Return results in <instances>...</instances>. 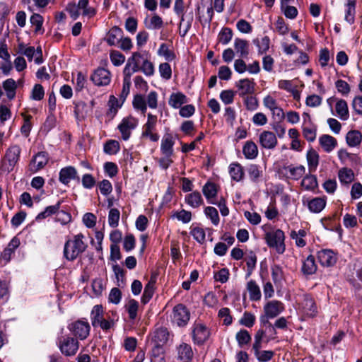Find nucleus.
I'll use <instances>...</instances> for the list:
<instances>
[{
    "instance_id": "obj_1",
    "label": "nucleus",
    "mask_w": 362,
    "mask_h": 362,
    "mask_svg": "<svg viewBox=\"0 0 362 362\" xmlns=\"http://www.w3.org/2000/svg\"><path fill=\"white\" fill-rule=\"evenodd\" d=\"M84 239L85 236L82 233H78L74 235L73 239L65 243L64 255L66 259L73 261L86 250L87 244Z\"/></svg>"
},
{
    "instance_id": "obj_2",
    "label": "nucleus",
    "mask_w": 362,
    "mask_h": 362,
    "mask_svg": "<svg viewBox=\"0 0 362 362\" xmlns=\"http://www.w3.org/2000/svg\"><path fill=\"white\" fill-rule=\"evenodd\" d=\"M140 57L139 54H134L133 57H130L127 59V62L123 70V85L121 94L119 95V100L122 103L126 100V98L129 93L131 86V77L133 74L139 71L138 66L136 63V59Z\"/></svg>"
},
{
    "instance_id": "obj_3",
    "label": "nucleus",
    "mask_w": 362,
    "mask_h": 362,
    "mask_svg": "<svg viewBox=\"0 0 362 362\" xmlns=\"http://www.w3.org/2000/svg\"><path fill=\"white\" fill-rule=\"evenodd\" d=\"M265 239L267 245L269 247L274 248L277 253L283 254L285 252V235L284 233L281 229L267 233Z\"/></svg>"
},
{
    "instance_id": "obj_4",
    "label": "nucleus",
    "mask_w": 362,
    "mask_h": 362,
    "mask_svg": "<svg viewBox=\"0 0 362 362\" xmlns=\"http://www.w3.org/2000/svg\"><path fill=\"white\" fill-rule=\"evenodd\" d=\"M21 149L18 145L10 146L5 155V159L2 163V170L8 173L13 170L14 166L20 158Z\"/></svg>"
},
{
    "instance_id": "obj_5",
    "label": "nucleus",
    "mask_w": 362,
    "mask_h": 362,
    "mask_svg": "<svg viewBox=\"0 0 362 362\" xmlns=\"http://www.w3.org/2000/svg\"><path fill=\"white\" fill-rule=\"evenodd\" d=\"M190 319V313L183 304L176 305L173 310L172 322L178 327H185Z\"/></svg>"
},
{
    "instance_id": "obj_6",
    "label": "nucleus",
    "mask_w": 362,
    "mask_h": 362,
    "mask_svg": "<svg viewBox=\"0 0 362 362\" xmlns=\"http://www.w3.org/2000/svg\"><path fill=\"white\" fill-rule=\"evenodd\" d=\"M157 124V117L148 113L147 115V122L142 127L141 136L148 138L151 141L156 142L159 139V135L154 133Z\"/></svg>"
},
{
    "instance_id": "obj_7",
    "label": "nucleus",
    "mask_w": 362,
    "mask_h": 362,
    "mask_svg": "<svg viewBox=\"0 0 362 362\" xmlns=\"http://www.w3.org/2000/svg\"><path fill=\"white\" fill-rule=\"evenodd\" d=\"M69 330L79 339L87 338L90 332V325L87 321L77 320L68 325Z\"/></svg>"
},
{
    "instance_id": "obj_8",
    "label": "nucleus",
    "mask_w": 362,
    "mask_h": 362,
    "mask_svg": "<svg viewBox=\"0 0 362 362\" xmlns=\"http://www.w3.org/2000/svg\"><path fill=\"white\" fill-rule=\"evenodd\" d=\"M138 119L132 116H129L122 119L117 128L119 130L122 138L127 141L132 134V132L138 126Z\"/></svg>"
},
{
    "instance_id": "obj_9",
    "label": "nucleus",
    "mask_w": 362,
    "mask_h": 362,
    "mask_svg": "<svg viewBox=\"0 0 362 362\" xmlns=\"http://www.w3.org/2000/svg\"><path fill=\"white\" fill-rule=\"evenodd\" d=\"M59 347L63 354L71 356L76 354L78 349V342L73 337H64L59 341Z\"/></svg>"
},
{
    "instance_id": "obj_10",
    "label": "nucleus",
    "mask_w": 362,
    "mask_h": 362,
    "mask_svg": "<svg viewBox=\"0 0 362 362\" xmlns=\"http://www.w3.org/2000/svg\"><path fill=\"white\" fill-rule=\"evenodd\" d=\"M90 80L97 86H107L111 81V73L105 68L98 67L91 74Z\"/></svg>"
},
{
    "instance_id": "obj_11",
    "label": "nucleus",
    "mask_w": 362,
    "mask_h": 362,
    "mask_svg": "<svg viewBox=\"0 0 362 362\" xmlns=\"http://www.w3.org/2000/svg\"><path fill=\"white\" fill-rule=\"evenodd\" d=\"M299 309L308 317H313L317 313V308L314 300L308 294L303 296Z\"/></svg>"
},
{
    "instance_id": "obj_12",
    "label": "nucleus",
    "mask_w": 362,
    "mask_h": 362,
    "mask_svg": "<svg viewBox=\"0 0 362 362\" xmlns=\"http://www.w3.org/2000/svg\"><path fill=\"white\" fill-rule=\"evenodd\" d=\"M209 337V331L208 328L203 324L196 322L192 328V339L195 344H204Z\"/></svg>"
},
{
    "instance_id": "obj_13",
    "label": "nucleus",
    "mask_w": 362,
    "mask_h": 362,
    "mask_svg": "<svg viewBox=\"0 0 362 362\" xmlns=\"http://www.w3.org/2000/svg\"><path fill=\"white\" fill-rule=\"evenodd\" d=\"M174 11L175 13L180 17V27L182 25H184L185 27V30L183 33L182 34V36H185L189 30L190 29L192 26V23L193 20L192 16H190L187 20L186 21L183 11H184V1L183 0H175V5H174Z\"/></svg>"
},
{
    "instance_id": "obj_14",
    "label": "nucleus",
    "mask_w": 362,
    "mask_h": 362,
    "mask_svg": "<svg viewBox=\"0 0 362 362\" xmlns=\"http://www.w3.org/2000/svg\"><path fill=\"white\" fill-rule=\"evenodd\" d=\"M134 54H139L140 55V57H138L135 59L139 68V71H142V73L146 76H153L154 74L153 64L147 58H145L144 54L139 52H133L131 57H133Z\"/></svg>"
},
{
    "instance_id": "obj_15",
    "label": "nucleus",
    "mask_w": 362,
    "mask_h": 362,
    "mask_svg": "<svg viewBox=\"0 0 362 362\" xmlns=\"http://www.w3.org/2000/svg\"><path fill=\"white\" fill-rule=\"evenodd\" d=\"M59 180L65 185H68L71 180H80L76 169L73 166L62 168L59 174Z\"/></svg>"
},
{
    "instance_id": "obj_16",
    "label": "nucleus",
    "mask_w": 362,
    "mask_h": 362,
    "mask_svg": "<svg viewBox=\"0 0 362 362\" xmlns=\"http://www.w3.org/2000/svg\"><path fill=\"white\" fill-rule=\"evenodd\" d=\"M255 83L253 79L243 78L235 83V87L238 88V93L240 97H245L247 95H252L255 92Z\"/></svg>"
},
{
    "instance_id": "obj_17",
    "label": "nucleus",
    "mask_w": 362,
    "mask_h": 362,
    "mask_svg": "<svg viewBox=\"0 0 362 362\" xmlns=\"http://www.w3.org/2000/svg\"><path fill=\"white\" fill-rule=\"evenodd\" d=\"M334 100V98H330L327 99V103L331 107V110H332L331 101ZM335 115H337L340 119L343 121H346L349 117V112L348 108L347 103L343 100V99H338L337 100L336 105H335ZM332 115H334L333 111H332Z\"/></svg>"
},
{
    "instance_id": "obj_18",
    "label": "nucleus",
    "mask_w": 362,
    "mask_h": 362,
    "mask_svg": "<svg viewBox=\"0 0 362 362\" xmlns=\"http://www.w3.org/2000/svg\"><path fill=\"white\" fill-rule=\"evenodd\" d=\"M303 204H306L310 211L313 213H320L322 211L327 203V199L325 197H315L313 199L305 197L303 198Z\"/></svg>"
},
{
    "instance_id": "obj_19",
    "label": "nucleus",
    "mask_w": 362,
    "mask_h": 362,
    "mask_svg": "<svg viewBox=\"0 0 362 362\" xmlns=\"http://www.w3.org/2000/svg\"><path fill=\"white\" fill-rule=\"evenodd\" d=\"M284 310V304L279 300H273L267 303L264 306V313L270 318L277 317Z\"/></svg>"
},
{
    "instance_id": "obj_20",
    "label": "nucleus",
    "mask_w": 362,
    "mask_h": 362,
    "mask_svg": "<svg viewBox=\"0 0 362 362\" xmlns=\"http://www.w3.org/2000/svg\"><path fill=\"white\" fill-rule=\"evenodd\" d=\"M319 262L323 267H332L337 262V255L332 250L324 249L317 252Z\"/></svg>"
},
{
    "instance_id": "obj_21",
    "label": "nucleus",
    "mask_w": 362,
    "mask_h": 362,
    "mask_svg": "<svg viewBox=\"0 0 362 362\" xmlns=\"http://www.w3.org/2000/svg\"><path fill=\"white\" fill-rule=\"evenodd\" d=\"M259 141L260 145L267 149H273L277 144V139L274 133L269 131H264L259 134Z\"/></svg>"
},
{
    "instance_id": "obj_22",
    "label": "nucleus",
    "mask_w": 362,
    "mask_h": 362,
    "mask_svg": "<svg viewBox=\"0 0 362 362\" xmlns=\"http://www.w3.org/2000/svg\"><path fill=\"white\" fill-rule=\"evenodd\" d=\"M48 162L47 153L42 151L37 153L32 159L29 168L33 173H36L39 170L43 168Z\"/></svg>"
},
{
    "instance_id": "obj_23",
    "label": "nucleus",
    "mask_w": 362,
    "mask_h": 362,
    "mask_svg": "<svg viewBox=\"0 0 362 362\" xmlns=\"http://www.w3.org/2000/svg\"><path fill=\"white\" fill-rule=\"evenodd\" d=\"M235 54L241 58L247 57L249 54V42L244 39L236 37L233 42Z\"/></svg>"
},
{
    "instance_id": "obj_24",
    "label": "nucleus",
    "mask_w": 362,
    "mask_h": 362,
    "mask_svg": "<svg viewBox=\"0 0 362 362\" xmlns=\"http://www.w3.org/2000/svg\"><path fill=\"white\" fill-rule=\"evenodd\" d=\"M122 36V30L117 26H114L107 33L105 41L110 46H115L119 44Z\"/></svg>"
},
{
    "instance_id": "obj_25",
    "label": "nucleus",
    "mask_w": 362,
    "mask_h": 362,
    "mask_svg": "<svg viewBox=\"0 0 362 362\" xmlns=\"http://www.w3.org/2000/svg\"><path fill=\"white\" fill-rule=\"evenodd\" d=\"M174 140L171 134H165L161 141L160 151L166 157H170L173 153Z\"/></svg>"
},
{
    "instance_id": "obj_26",
    "label": "nucleus",
    "mask_w": 362,
    "mask_h": 362,
    "mask_svg": "<svg viewBox=\"0 0 362 362\" xmlns=\"http://www.w3.org/2000/svg\"><path fill=\"white\" fill-rule=\"evenodd\" d=\"M2 88L9 100H12L16 98L18 84L14 79L8 78L5 80L2 83Z\"/></svg>"
},
{
    "instance_id": "obj_27",
    "label": "nucleus",
    "mask_w": 362,
    "mask_h": 362,
    "mask_svg": "<svg viewBox=\"0 0 362 362\" xmlns=\"http://www.w3.org/2000/svg\"><path fill=\"white\" fill-rule=\"evenodd\" d=\"M185 202L190 207L196 209L204 204V200L200 192L194 191L185 197Z\"/></svg>"
},
{
    "instance_id": "obj_28",
    "label": "nucleus",
    "mask_w": 362,
    "mask_h": 362,
    "mask_svg": "<svg viewBox=\"0 0 362 362\" xmlns=\"http://www.w3.org/2000/svg\"><path fill=\"white\" fill-rule=\"evenodd\" d=\"M319 143L325 152L332 151L337 145L335 138L328 134H323L319 138Z\"/></svg>"
},
{
    "instance_id": "obj_29",
    "label": "nucleus",
    "mask_w": 362,
    "mask_h": 362,
    "mask_svg": "<svg viewBox=\"0 0 362 362\" xmlns=\"http://www.w3.org/2000/svg\"><path fill=\"white\" fill-rule=\"evenodd\" d=\"M178 358L182 362H189L193 356V351L190 345L183 343L177 348Z\"/></svg>"
},
{
    "instance_id": "obj_30",
    "label": "nucleus",
    "mask_w": 362,
    "mask_h": 362,
    "mask_svg": "<svg viewBox=\"0 0 362 362\" xmlns=\"http://www.w3.org/2000/svg\"><path fill=\"white\" fill-rule=\"evenodd\" d=\"M187 103V96L181 92L173 93L168 100L169 105L175 109L181 107L182 105Z\"/></svg>"
},
{
    "instance_id": "obj_31",
    "label": "nucleus",
    "mask_w": 362,
    "mask_h": 362,
    "mask_svg": "<svg viewBox=\"0 0 362 362\" xmlns=\"http://www.w3.org/2000/svg\"><path fill=\"white\" fill-rule=\"evenodd\" d=\"M168 329L165 327H158L153 332L152 342L163 346L168 341Z\"/></svg>"
},
{
    "instance_id": "obj_32",
    "label": "nucleus",
    "mask_w": 362,
    "mask_h": 362,
    "mask_svg": "<svg viewBox=\"0 0 362 362\" xmlns=\"http://www.w3.org/2000/svg\"><path fill=\"white\" fill-rule=\"evenodd\" d=\"M243 153L245 158L253 160L258 156V148L257 145L252 141L245 142L243 147Z\"/></svg>"
},
{
    "instance_id": "obj_33",
    "label": "nucleus",
    "mask_w": 362,
    "mask_h": 362,
    "mask_svg": "<svg viewBox=\"0 0 362 362\" xmlns=\"http://www.w3.org/2000/svg\"><path fill=\"white\" fill-rule=\"evenodd\" d=\"M247 173L250 180L253 182H258L262 177L263 171L262 168L257 164H250L246 168Z\"/></svg>"
},
{
    "instance_id": "obj_34",
    "label": "nucleus",
    "mask_w": 362,
    "mask_h": 362,
    "mask_svg": "<svg viewBox=\"0 0 362 362\" xmlns=\"http://www.w3.org/2000/svg\"><path fill=\"white\" fill-rule=\"evenodd\" d=\"M285 171L289 173L288 177L298 180L303 177L305 173V168L303 165L293 166L292 165L284 168Z\"/></svg>"
},
{
    "instance_id": "obj_35",
    "label": "nucleus",
    "mask_w": 362,
    "mask_h": 362,
    "mask_svg": "<svg viewBox=\"0 0 362 362\" xmlns=\"http://www.w3.org/2000/svg\"><path fill=\"white\" fill-rule=\"evenodd\" d=\"M229 174L233 180L240 182L244 176L243 168L238 163H233L229 165Z\"/></svg>"
},
{
    "instance_id": "obj_36",
    "label": "nucleus",
    "mask_w": 362,
    "mask_h": 362,
    "mask_svg": "<svg viewBox=\"0 0 362 362\" xmlns=\"http://www.w3.org/2000/svg\"><path fill=\"white\" fill-rule=\"evenodd\" d=\"M157 54L162 57L167 62H172L176 57V55L173 49L166 43H161L157 51Z\"/></svg>"
},
{
    "instance_id": "obj_37",
    "label": "nucleus",
    "mask_w": 362,
    "mask_h": 362,
    "mask_svg": "<svg viewBox=\"0 0 362 362\" xmlns=\"http://www.w3.org/2000/svg\"><path fill=\"white\" fill-rule=\"evenodd\" d=\"M247 290L249 292L250 299L253 301L260 300L262 294L259 286L254 280H250L247 284Z\"/></svg>"
},
{
    "instance_id": "obj_38",
    "label": "nucleus",
    "mask_w": 362,
    "mask_h": 362,
    "mask_svg": "<svg viewBox=\"0 0 362 362\" xmlns=\"http://www.w3.org/2000/svg\"><path fill=\"white\" fill-rule=\"evenodd\" d=\"M302 272L304 274L311 275L317 271V265L315 264V257L309 255L303 262L302 266Z\"/></svg>"
},
{
    "instance_id": "obj_39",
    "label": "nucleus",
    "mask_w": 362,
    "mask_h": 362,
    "mask_svg": "<svg viewBox=\"0 0 362 362\" xmlns=\"http://www.w3.org/2000/svg\"><path fill=\"white\" fill-rule=\"evenodd\" d=\"M307 161L309 172L313 173L316 170L319 164V155L313 148L310 149L307 153Z\"/></svg>"
},
{
    "instance_id": "obj_40",
    "label": "nucleus",
    "mask_w": 362,
    "mask_h": 362,
    "mask_svg": "<svg viewBox=\"0 0 362 362\" xmlns=\"http://www.w3.org/2000/svg\"><path fill=\"white\" fill-rule=\"evenodd\" d=\"M103 308L101 305L93 306L90 313V321L94 327H98L99 322L103 320Z\"/></svg>"
},
{
    "instance_id": "obj_41",
    "label": "nucleus",
    "mask_w": 362,
    "mask_h": 362,
    "mask_svg": "<svg viewBox=\"0 0 362 362\" xmlns=\"http://www.w3.org/2000/svg\"><path fill=\"white\" fill-rule=\"evenodd\" d=\"M252 42L257 47L258 53L260 54L266 53L269 49L270 39L268 36L257 37L252 40Z\"/></svg>"
},
{
    "instance_id": "obj_42",
    "label": "nucleus",
    "mask_w": 362,
    "mask_h": 362,
    "mask_svg": "<svg viewBox=\"0 0 362 362\" xmlns=\"http://www.w3.org/2000/svg\"><path fill=\"white\" fill-rule=\"evenodd\" d=\"M347 144L351 147L358 146L362 141V134L359 131L353 130L347 133L346 136Z\"/></svg>"
},
{
    "instance_id": "obj_43",
    "label": "nucleus",
    "mask_w": 362,
    "mask_h": 362,
    "mask_svg": "<svg viewBox=\"0 0 362 362\" xmlns=\"http://www.w3.org/2000/svg\"><path fill=\"white\" fill-rule=\"evenodd\" d=\"M303 137L308 142H313L317 136V126L315 124L302 126Z\"/></svg>"
},
{
    "instance_id": "obj_44",
    "label": "nucleus",
    "mask_w": 362,
    "mask_h": 362,
    "mask_svg": "<svg viewBox=\"0 0 362 362\" xmlns=\"http://www.w3.org/2000/svg\"><path fill=\"white\" fill-rule=\"evenodd\" d=\"M62 202L63 200H59L56 204L47 206L43 211L38 214L36 219H44L51 215L55 214L60 209Z\"/></svg>"
},
{
    "instance_id": "obj_45",
    "label": "nucleus",
    "mask_w": 362,
    "mask_h": 362,
    "mask_svg": "<svg viewBox=\"0 0 362 362\" xmlns=\"http://www.w3.org/2000/svg\"><path fill=\"white\" fill-rule=\"evenodd\" d=\"M146 27L150 30H158L163 25V21L161 17L155 14L151 18H146L144 21Z\"/></svg>"
},
{
    "instance_id": "obj_46",
    "label": "nucleus",
    "mask_w": 362,
    "mask_h": 362,
    "mask_svg": "<svg viewBox=\"0 0 362 362\" xmlns=\"http://www.w3.org/2000/svg\"><path fill=\"white\" fill-rule=\"evenodd\" d=\"M301 186L305 190H314L317 187V177L313 175H305L301 181Z\"/></svg>"
},
{
    "instance_id": "obj_47",
    "label": "nucleus",
    "mask_w": 362,
    "mask_h": 362,
    "mask_svg": "<svg viewBox=\"0 0 362 362\" xmlns=\"http://www.w3.org/2000/svg\"><path fill=\"white\" fill-rule=\"evenodd\" d=\"M139 306V302L134 299H130L126 303L124 308L128 313L129 320H134L136 318Z\"/></svg>"
},
{
    "instance_id": "obj_48",
    "label": "nucleus",
    "mask_w": 362,
    "mask_h": 362,
    "mask_svg": "<svg viewBox=\"0 0 362 362\" xmlns=\"http://www.w3.org/2000/svg\"><path fill=\"white\" fill-rule=\"evenodd\" d=\"M233 33L231 28L228 27H223L218 35V42L223 45H228L232 40Z\"/></svg>"
},
{
    "instance_id": "obj_49",
    "label": "nucleus",
    "mask_w": 362,
    "mask_h": 362,
    "mask_svg": "<svg viewBox=\"0 0 362 362\" xmlns=\"http://www.w3.org/2000/svg\"><path fill=\"white\" fill-rule=\"evenodd\" d=\"M339 179L341 184L348 185L354 179V174L352 170L344 168L339 171Z\"/></svg>"
},
{
    "instance_id": "obj_50",
    "label": "nucleus",
    "mask_w": 362,
    "mask_h": 362,
    "mask_svg": "<svg viewBox=\"0 0 362 362\" xmlns=\"http://www.w3.org/2000/svg\"><path fill=\"white\" fill-rule=\"evenodd\" d=\"M202 192L208 202L214 204L211 201V199L215 197L217 194L216 186L214 183L207 182L203 187Z\"/></svg>"
},
{
    "instance_id": "obj_51",
    "label": "nucleus",
    "mask_w": 362,
    "mask_h": 362,
    "mask_svg": "<svg viewBox=\"0 0 362 362\" xmlns=\"http://www.w3.org/2000/svg\"><path fill=\"white\" fill-rule=\"evenodd\" d=\"M173 218H176L182 223H188L192 220V213L189 211L182 209L180 211H175L172 216Z\"/></svg>"
},
{
    "instance_id": "obj_52",
    "label": "nucleus",
    "mask_w": 362,
    "mask_h": 362,
    "mask_svg": "<svg viewBox=\"0 0 362 362\" xmlns=\"http://www.w3.org/2000/svg\"><path fill=\"white\" fill-rule=\"evenodd\" d=\"M345 6V21L349 24H353L356 13V3L347 2Z\"/></svg>"
},
{
    "instance_id": "obj_53",
    "label": "nucleus",
    "mask_w": 362,
    "mask_h": 362,
    "mask_svg": "<svg viewBox=\"0 0 362 362\" xmlns=\"http://www.w3.org/2000/svg\"><path fill=\"white\" fill-rule=\"evenodd\" d=\"M120 149L119 144L116 140H109L104 145V152L109 155L117 154Z\"/></svg>"
},
{
    "instance_id": "obj_54",
    "label": "nucleus",
    "mask_w": 362,
    "mask_h": 362,
    "mask_svg": "<svg viewBox=\"0 0 362 362\" xmlns=\"http://www.w3.org/2000/svg\"><path fill=\"white\" fill-rule=\"evenodd\" d=\"M204 214L214 226L218 225L220 219L218 211L216 208L213 206H207L204 209Z\"/></svg>"
},
{
    "instance_id": "obj_55",
    "label": "nucleus",
    "mask_w": 362,
    "mask_h": 362,
    "mask_svg": "<svg viewBox=\"0 0 362 362\" xmlns=\"http://www.w3.org/2000/svg\"><path fill=\"white\" fill-rule=\"evenodd\" d=\"M120 218V212L116 208H112L109 211L108 214V224L112 228L118 226Z\"/></svg>"
},
{
    "instance_id": "obj_56",
    "label": "nucleus",
    "mask_w": 362,
    "mask_h": 362,
    "mask_svg": "<svg viewBox=\"0 0 362 362\" xmlns=\"http://www.w3.org/2000/svg\"><path fill=\"white\" fill-rule=\"evenodd\" d=\"M87 112L88 106L84 102L74 103V115L77 119L83 118L86 115Z\"/></svg>"
},
{
    "instance_id": "obj_57",
    "label": "nucleus",
    "mask_w": 362,
    "mask_h": 362,
    "mask_svg": "<svg viewBox=\"0 0 362 362\" xmlns=\"http://www.w3.org/2000/svg\"><path fill=\"white\" fill-rule=\"evenodd\" d=\"M133 106L135 109L140 110L142 113L146 112V101L144 96L141 95H136L133 100Z\"/></svg>"
},
{
    "instance_id": "obj_58",
    "label": "nucleus",
    "mask_w": 362,
    "mask_h": 362,
    "mask_svg": "<svg viewBox=\"0 0 362 362\" xmlns=\"http://www.w3.org/2000/svg\"><path fill=\"white\" fill-rule=\"evenodd\" d=\"M110 59L112 64L115 66L122 65L125 61V57L117 50H112L110 53Z\"/></svg>"
},
{
    "instance_id": "obj_59",
    "label": "nucleus",
    "mask_w": 362,
    "mask_h": 362,
    "mask_svg": "<svg viewBox=\"0 0 362 362\" xmlns=\"http://www.w3.org/2000/svg\"><path fill=\"white\" fill-rule=\"evenodd\" d=\"M235 339L240 346L247 344L251 340V336L245 329H241L237 332Z\"/></svg>"
},
{
    "instance_id": "obj_60",
    "label": "nucleus",
    "mask_w": 362,
    "mask_h": 362,
    "mask_svg": "<svg viewBox=\"0 0 362 362\" xmlns=\"http://www.w3.org/2000/svg\"><path fill=\"white\" fill-rule=\"evenodd\" d=\"M218 316L223 320V324L224 325L228 326L231 325L233 322V317L230 315V311L229 308H221L218 311Z\"/></svg>"
},
{
    "instance_id": "obj_61",
    "label": "nucleus",
    "mask_w": 362,
    "mask_h": 362,
    "mask_svg": "<svg viewBox=\"0 0 362 362\" xmlns=\"http://www.w3.org/2000/svg\"><path fill=\"white\" fill-rule=\"evenodd\" d=\"M45 96V90L42 85L35 84L31 91L30 98L33 100L39 101L43 99Z\"/></svg>"
},
{
    "instance_id": "obj_62",
    "label": "nucleus",
    "mask_w": 362,
    "mask_h": 362,
    "mask_svg": "<svg viewBox=\"0 0 362 362\" xmlns=\"http://www.w3.org/2000/svg\"><path fill=\"white\" fill-rule=\"evenodd\" d=\"M272 277L274 284L281 283L284 279V272L279 265H274L272 267Z\"/></svg>"
},
{
    "instance_id": "obj_63",
    "label": "nucleus",
    "mask_w": 362,
    "mask_h": 362,
    "mask_svg": "<svg viewBox=\"0 0 362 362\" xmlns=\"http://www.w3.org/2000/svg\"><path fill=\"white\" fill-rule=\"evenodd\" d=\"M255 322V316L252 313L248 312H245L239 321L240 325L249 328L254 325Z\"/></svg>"
},
{
    "instance_id": "obj_64",
    "label": "nucleus",
    "mask_w": 362,
    "mask_h": 362,
    "mask_svg": "<svg viewBox=\"0 0 362 362\" xmlns=\"http://www.w3.org/2000/svg\"><path fill=\"white\" fill-rule=\"evenodd\" d=\"M274 352L271 350L259 351L255 353V356L259 362H268L272 359Z\"/></svg>"
}]
</instances>
